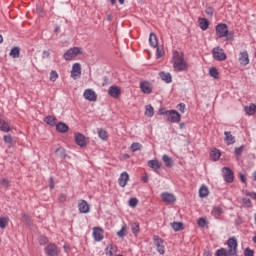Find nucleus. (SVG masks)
<instances>
[{
  "instance_id": "nucleus-26",
  "label": "nucleus",
  "mask_w": 256,
  "mask_h": 256,
  "mask_svg": "<svg viewBox=\"0 0 256 256\" xmlns=\"http://www.w3.org/2000/svg\"><path fill=\"white\" fill-rule=\"evenodd\" d=\"M244 111H245L246 115H249V116L255 115L256 105L255 104H250L249 106H245Z\"/></svg>"
},
{
  "instance_id": "nucleus-44",
  "label": "nucleus",
  "mask_w": 256,
  "mask_h": 256,
  "mask_svg": "<svg viewBox=\"0 0 256 256\" xmlns=\"http://www.w3.org/2000/svg\"><path fill=\"white\" fill-rule=\"evenodd\" d=\"M128 203L129 207L135 208L139 205V200L137 198H131Z\"/></svg>"
},
{
  "instance_id": "nucleus-12",
  "label": "nucleus",
  "mask_w": 256,
  "mask_h": 256,
  "mask_svg": "<svg viewBox=\"0 0 256 256\" xmlns=\"http://www.w3.org/2000/svg\"><path fill=\"white\" fill-rule=\"evenodd\" d=\"M75 143L79 145V147H86L87 138L82 133H75Z\"/></svg>"
},
{
  "instance_id": "nucleus-58",
  "label": "nucleus",
  "mask_w": 256,
  "mask_h": 256,
  "mask_svg": "<svg viewBox=\"0 0 256 256\" xmlns=\"http://www.w3.org/2000/svg\"><path fill=\"white\" fill-rule=\"evenodd\" d=\"M159 113H160L161 115H165V116L167 117V113H169V110H166L165 108H161V109L159 110Z\"/></svg>"
},
{
  "instance_id": "nucleus-13",
  "label": "nucleus",
  "mask_w": 256,
  "mask_h": 256,
  "mask_svg": "<svg viewBox=\"0 0 256 256\" xmlns=\"http://www.w3.org/2000/svg\"><path fill=\"white\" fill-rule=\"evenodd\" d=\"M222 173L226 183H233L234 176H233V171H231V169L224 167L222 169Z\"/></svg>"
},
{
  "instance_id": "nucleus-8",
  "label": "nucleus",
  "mask_w": 256,
  "mask_h": 256,
  "mask_svg": "<svg viewBox=\"0 0 256 256\" xmlns=\"http://www.w3.org/2000/svg\"><path fill=\"white\" fill-rule=\"evenodd\" d=\"M92 237L94 241H103V239L105 238V231H103V228L101 227H94Z\"/></svg>"
},
{
  "instance_id": "nucleus-37",
  "label": "nucleus",
  "mask_w": 256,
  "mask_h": 256,
  "mask_svg": "<svg viewBox=\"0 0 256 256\" xmlns=\"http://www.w3.org/2000/svg\"><path fill=\"white\" fill-rule=\"evenodd\" d=\"M209 75L213 77V79H219V70H217L215 67H212L209 69Z\"/></svg>"
},
{
  "instance_id": "nucleus-59",
  "label": "nucleus",
  "mask_w": 256,
  "mask_h": 256,
  "mask_svg": "<svg viewBox=\"0 0 256 256\" xmlns=\"http://www.w3.org/2000/svg\"><path fill=\"white\" fill-rule=\"evenodd\" d=\"M240 179H241L242 183H245L247 181V178L243 174H240Z\"/></svg>"
},
{
  "instance_id": "nucleus-4",
  "label": "nucleus",
  "mask_w": 256,
  "mask_h": 256,
  "mask_svg": "<svg viewBox=\"0 0 256 256\" xmlns=\"http://www.w3.org/2000/svg\"><path fill=\"white\" fill-rule=\"evenodd\" d=\"M44 251L47 256H57L61 253V249L55 243H49L45 248Z\"/></svg>"
},
{
  "instance_id": "nucleus-63",
  "label": "nucleus",
  "mask_w": 256,
  "mask_h": 256,
  "mask_svg": "<svg viewBox=\"0 0 256 256\" xmlns=\"http://www.w3.org/2000/svg\"><path fill=\"white\" fill-rule=\"evenodd\" d=\"M157 57H161V51L157 48Z\"/></svg>"
},
{
  "instance_id": "nucleus-1",
  "label": "nucleus",
  "mask_w": 256,
  "mask_h": 256,
  "mask_svg": "<svg viewBox=\"0 0 256 256\" xmlns=\"http://www.w3.org/2000/svg\"><path fill=\"white\" fill-rule=\"evenodd\" d=\"M172 65L174 71L181 73L182 71H188L189 64L186 62L183 53L174 51L172 56Z\"/></svg>"
},
{
  "instance_id": "nucleus-9",
  "label": "nucleus",
  "mask_w": 256,
  "mask_h": 256,
  "mask_svg": "<svg viewBox=\"0 0 256 256\" xmlns=\"http://www.w3.org/2000/svg\"><path fill=\"white\" fill-rule=\"evenodd\" d=\"M154 245L157 247L158 253L160 255H165V244L163 242V239H161L159 236H154Z\"/></svg>"
},
{
  "instance_id": "nucleus-57",
  "label": "nucleus",
  "mask_w": 256,
  "mask_h": 256,
  "mask_svg": "<svg viewBox=\"0 0 256 256\" xmlns=\"http://www.w3.org/2000/svg\"><path fill=\"white\" fill-rule=\"evenodd\" d=\"M205 13L210 17L213 16V9L211 7L206 8Z\"/></svg>"
},
{
  "instance_id": "nucleus-32",
  "label": "nucleus",
  "mask_w": 256,
  "mask_h": 256,
  "mask_svg": "<svg viewBox=\"0 0 256 256\" xmlns=\"http://www.w3.org/2000/svg\"><path fill=\"white\" fill-rule=\"evenodd\" d=\"M44 122L47 123V125H51L53 127L57 123V118L55 116H47L44 118Z\"/></svg>"
},
{
  "instance_id": "nucleus-7",
  "label": "nucleus",
  "mask_w": 256,
  "mask_h": 256,
  "mask_svg": "<svg viewBox=\"0 0 256 256\" xmlns=\"http://www.w3.org/2000/svg\"><path fill=\"white\" fill-rule=\"evenodd\" d=\"M166 118L170 123H179L181 121V114L176 110H168Z\"/></svg>"
},
{
  "instance_id": "nucleus-27",
  "label": "nucleus",
  "mask_w": 256,
  "mask_h": 256,
  "mask_svg": "<svg viewBox=\"0 0 256 256\" xmlns=\"http://www.w3.org/2000/svg\"><path fill=\"white\" fill-rule=\"evenodd\" d=\"M56 130L59 133H67V131H69V126L63 122H60L56 125Z\"/></svg>"
},
{
  "instance_id": "nucleus-20",
  "label": "nucleus",
  "mask_w": 256,
  "mask_h": 256,
  "mask_svg": "<svg viewBox=\"0 0 256 256\" xmlns=\"http://www.w3.org/2000/svg\"><path fill=\"white\" fill-rule=\"evenodd\" d=\"M224 135H225L224 141H225L226 145H234L235 136H233V134H231V132H229V131H225Z\"/></svg>"
},
{
  "instance_id": "nucleus-18",
  "label": "nucleus",
  "mask_w": 256,
  "mask_h": 256,
  "mask_svg": "<svg viewBox=\"0 0 256 256\" xmlns=\"http://www.w3.org/2000/svg\"><path fill=\"white\" fill-rule=\"evenodd\" d=\"M127 183H129V173L122 172L120 174V177L118 178V185H120L121 187H126Z\"/></svg>"
},
{
  "instance_id": "nucleus-42",
  "label": "nucleus",
  "mask_w": 256,
  "mask_h": 256,
  "mask_svg": "<svg viewBox=\"0 0 256 256\" xmlns=\"http://www.w3.org/2000/svg\"><path fill=\"white\" fill-rule=\"evenodd\" d=\"M131 229H132V233L134 234V235H137V233H139V231H140V226H139V223H137V222H134V223H132V225H131Z\"/></svg>"
},
{
  "instance_id": "nucleus-28",
  "label": "nucleus",
  "mask_w": 256,
  "mask_h": 256,
  "mask_svg": "<svg viewBox=\"0 0 256 256\" xmlns=\"http://www.w3.org/2000/svg\"><path fill=\"white\" fill-rule=\"evenodd\" d=\"M159 75L162 81H165V83H171V81H173V77L168 72H160Z\"/></svg>"
},
{
  "instance_id": "nucleus-15",
  "label": "nucleus",
  "mask_w": 256,
  "mask_h": 256,
  "mask_svg": "<svg viewBox=\"0 0 256 256\" xmlns=\"http://www.w3.org/2000/svg\"><path fill=\"white\" fill-rule=\"evenodd\" d=\"M71 77L74 79H79L81 77V64L74 63L72 66Z\"/></svg>"
},
{
  "instance_id": "nucleus-2",
  "label": "nucleus",
  "mask_w": 256,
  "mask_h": 256,
  "mask_svg": "<svg viewBox=\"0 0 256 256\" xmlns=\"http://www.w3.org/2000/svg\"><path fill=\"white\" fill-rule=\"evenodd\" d=\"M216 35L217 37L223 38L226 37V41H233L234 34L229 31L227 24H218L216 26Z\"/></svg>"
},
{
  "instance_id": "nucleus-14",
  "label": "nucleus",
  "mask_w": 256,
  "mask_h": 256,
  "mask_svg": "<svg viewBox=\"0 0 256 256\" xmlns=\"http://www.w3.org/2000/svg\"><path fill=\"white\" fill-rule=\"evenodd\" d=\"M78 210L80 213H90L91 211V206L89 205V203H87V201L85 200H81L78 204Z\"/></svg>"
},
{
  "instance_id": "nucleus-11",
  "label": "nucleus",
  "mask_w": 256,
  "mask_h": 256,
  "mask_svg": "<svg viewBox=\"0 0 256 256\" xmlns=\"http://www.w3.org/2000/svg\"><path fill=\"white\" fill-rule=\"evenodd\" d=\"M238 61L240 65H243V67H247V65H249V53L247 50L239 53Z\"/></svg>"
},
{
  "instance_id": "nucleus-52",
  "label": "nucleus",
  "mask_w": 256,
  "mask_h": 256,
  "mask_svg": "<svg viewBox=\"0 0 256 256\" xmlns=\"http://www.w3.org/2000/svg\"><path fill=\"white\" fill-rule=\"evenodd\" d=\"M0 185H1L2 187H9V180H8V179H2V180L0 181Z\"/></svg>"
},
{
  "instance_id": "nucleus-5",
  "label": "nucleus",
  "mask_w": 256,
  "mask_h": 256,
  "mask_svg": "<svg viewBox=\"0 0 256 256\" xmlns=\"http://www.w3.org/2000/svg\"><path fill=\"white\" fill-rule=\"evenodd\" d=\"M212 56L216 59V61H225L227 59V54H225V50H223L221 47L213 48Z\"/></svg>"
},
{
  "instance_id": "nucleus-60",
  "label": "nucleus",
  "mask_w": 256,
  "mask_h": 256,
  "mask_svg": "<svg viewBox=\"0 0 256 256\" xmlns=\"http://www.w3.org/2000/svg\"><path fill=\"white\" fill-rule=\"evenodd\" d=\"M54 188H55V184L53 183V178H51L50 189H54Z\"/></svg>"
},
{
  "instance_id": "nucleus-46",
  "label": "nucleus",
  "mask_w": 256,
  "mask_h": 256,
  "mask_svg": "<svg viewBox=\"0 0 256 256\" xmlns=\"http://www.w3.org/2000/svg\"><path fill=\"white\" fill-rule=\"evenodd\" d=\"M39 243L40 245H47V243H49V238L46 236H41L39 238Z\"/></svg>"
},
{
  "instance_id": "nucleus-16",
  "label": "nucleus",
  "mask_w": 256,
  "mask_h": 256,
  "mask_svg": "<svg viewBox=\"0 0 256 256\" xmlns=\"http://www.w3.org/2000/svg\"><path fill=\"white\" fill-rule=\"evenodd\" d=\"M108 95H110V97H113V99H119V96L121 95V88H119L118 86H111L108 89Z\"/></svg>"
},
{
  "instance_id": "nucleus-55",
  "label": "nucleus",
  "mask_w": 256,
  "mask_h": 256,
  "mask_svg": "<svg viewBox=\"0 0 256 256\" xmlns=\"http://www.w3.org/2000/svg\"><path fill=\"white\" fill-rule=\"evenodd\" d=\"M245 195H247L248 197H251L252 199H254V201H256V193L255 192H245Z\"/></svg>"
},
{
  "instance_id": "nucleus-31",
  "label": "nucleus",
  "mask_w": 256,
  "mask_h": 256,
  "mask_svg": "<svg viewBox=\"0 0 256 256\" xmlns=\"http://www.w3.org/2000/svg\"><path fill=\"white\" fill-rule=\"evenodd\" d=\"M162 161L165 163L166 167H173V158L169 157V155L164 154Z\"/></svg>"
},
{
  "instance_id": "nucleus-3",
  "label": "nucleus",
  "mask_w": 256,
  "mask_h": 256,
  "mask_svg": "<svg viewBox=\"0 0 256 256\" xmlns=\"http://www.w3.org/2000/svg\"><path fill=\"white\" fill-rule=\"evenodd\" d=\"M83 54V48L81 47H73L68 49L64 55H63V59H65V61H73L75 59V57H77V55H82Z\"/></svg>"
},
{
  "instance_id": "nucleus-35",
  "label": "nucleus",
  "mask_w": 256,
  "mask_h": 256,
  "mask_svg": "<svg viewBox=\"0 0 256 256\" xmlns=\"http://www.w3.org/2000/svg\"><path fill=\"white\" fill-rule=\"evenodd\" d=\"M209 195V188L207 186H201L199 189V197H207Z\"/></svg>"
},
{
  "instance_id": "nucleus-36",
  "label": "nucleus",
  "mask_w": 256,
  "mask_h": 256,
  "mask_svg": "<svg viewBox=\"0 0 256 256\" xmlns=\"http://www.w3.org/2000/svg\"><path fill=\"white\" fill-rule=\"evenodd\" d=\"M171 227L174 231H183V223L181 222H173L171 223Z\"/></svg>"
},
{
  "instance_id": "nucleus-45",
  "label": "nucleus",
  "mask_w": 256,
  "mask_h": 256,
  "mask_svg": "<svg viewBox=\"0 0 256 256\" xmlns=\"http://www.w3.org/2000/svg\"><path fill=\"white\" fill-rule=\"evenodd\" d=\"M3 140L5 143H7L8 145H13V137L11 135H4L3 136Z\"/></svg>"
},
{
  "instance_id": "nucleus-19",
  "label": "nucleus",
  "mask_w": 256,
  "mask_h": 256,
  "mask_svg": "<svg viewBox=\"0 0 256 256\" xmlns=\"http://www.w3.org/2000/svg\"><path fill=\"white\" fill-rule=\"evenodd\" d=\"M161 197L164 203H175L177 201V198H175V195L168 192L162 193Z\"/></svg>"
},
{
  "instance_id": "nucleus-51",
  "label": "nucleus",
  "mask_w": 256,
  "mask_h": 256,
  "mask_svg": "<svg viewBox=\"0 0 256 256\" xmlns=\"http://www.w3.org/2000/svg\"><path fill=\"white\" fill-rule=\"evenodd\" d=\"M198 225L199 227H205V225H207V220H205L204 218H200L198 220Z\"/></svg>"
},
{
  "instance_id": "nucleus-50",
  "label": "nucleus",
  "mask_w": 256,
  "mask_h": 256,
  "mask_svg": "<svg viewBox=\"0 0 256 256\" xmlns=\"http://www.w3.org/2000/svg\"><path fill=\"white\" fill-rule=\"evenodd\" d=\"M212 213H213V215L219 216V215H221V213H223V209H221L220 207H216L213 209Z\"/></svg>"
},
{
  "instance_id": "nucleus-33",
  "label": "nucleus",
  "mask_w": 256,
  "mask_h": 256,
  "mask_svg": "<svg viewBox=\"0 0 256 256\" xmlns=\"http://www.w3.org/2000/svg\"><path fill=\"white\" fill-rule=\"evenodd\" d=\"M145 115L146 117H153V115H155V109L152 107V105H146Z\"/></svg>"
},
{
  "instance_id": "nucleus-10",
  "label": "nucleus",
  "mask_w": 256,
  "mask_h": 256,
  "mask_svg": "<svg viewBox=\"0 0 256 256\" xmlns=\"http://www.w3.org/2000/svg\"><path fill=\"white\" fill-rule=\"evenodd\" d=\"M83 97L86 99V101H97V93L94 92L93 89H86L83 93Z\"/></svg>"
},
{
  "instance_id": "nucleus-21",
  "label": "nucleus",
  "mask_w": 256,
  "mask_h": 256,
  "mask_svg": "<svg viewBox=\"0 0 256 256\" xmlns=\"http://www.w3.org/2000/svg\"><path fill=\"white\" fill-rule=\"evenodd\" d=\"M198 23L202 31H207L209 29V20H207V18H199Z\"/></svg>"
},
{
  "instance_id": "nucleus-39",
  "label": "nucleus",
  "mask_w": 256,
  "mask_h": 256,
  "mask_svg": "<svg viewBox=\"0 0 256 256\" xmlns=\"http://www.w3.org/2000/svg\"><path fill=\"white\" fill-rule=\"evenodd\" d=\"M216 256H231V254L229 253V250L227 251L225 248H220L216 251Z\"/></svg>"
},
{
  "instance_id": "nucleus-49",
  "label": "nucleus",
  "mask_w": 256,
  "mask_h": 256,
  "mask_svg": "<svg viewBox=\"0 0 256 256\" xmlns=\"http://www.w3.org/2000/svg\"><path fill=\"white\" fill-rule=\"evenodd\" d=\"M243 149H245V146H240V147H238V148H235V155H237V157H239L240 155H242Z\"/></svg>"
},
{
  "instance_id": "nucleus-64",
  "label": "nucleus",
  "mask_w": 256,
  "mask_h": 256,
  "mask_svg": "<svg viewBox=\"0 0 256 256\" xmlns=\"http://www.w3.org/2000/svg\"><path fill=\"white\" fill-rule=\"evenodd\" d=\"M254 181H256V171L253 173Z\"/></svg>"
},
{
  "instance_id": "nucleus-61",
  "label": "nucleus",
  "mask_w": 256,
  "mask_h": 256,
  "mask_svg": "<svg viewBox=\"0 0 256 256\" xmlns=\"http://www.w3.org/2000/svg\"><path fill=\"white\" fill-rule=\"evenodd\" d=\"M43 55H45V57H49L50 53H49V51L45 50V51L43 52Z\"/></svg>"
},
{
  "instance_id": "nucleus-54",
  "label": "nucleus",
  "mask_w": 256,
  "mask_h": 256,
  "mask_svg": "<svg viewBox=\"0 0 256 256\" xmlns=\"http://www.w3.org/2000/svg\"><path fill=\"white\" fill-rule=\"evenodd\" d=\"M59 201L60 203H65L67 201V194H60Z\"/></svg>"
},
{
  "instance_id": "nucleus-38",
  "label": "nucleus",
  "mask_w": 256,
  "mask_h": 256,
  "mask_svg": "<svg viewBox=\"0 0 256 256\" xmlns=\"http://www.w3.org/2000/svg\"><path fill=\"white\" fill-rule=\"evenodd\" d=\"M9 225V217H0V229H5Z\"/></svg>"
},
{
  "instance_id": "nucleus-53",
  "label": "nucleus",
  "mask_w": 256,
  "mask_h": 256,
  "mask_svg": "<svg viewBox=\"0 0 256 256\" xmlns=\"http://www.w3.org/2000/svg\"><path fill=\"white\" fill-rule=\"evenodd\" d=\"M242 202L246 207H251V200L249 198H243Z\"/></svg>"
},
{
  "instance_id": "nucleus-48",
  "label": "nucleus",
  "mask_w": 256,
  "mask_h": 256,
  "mask_svg": "<svg viewBox=\"0 0 256 256\" xmlns=\"http://www.w3.org/2000/svg\"><path fill=\"white\" fill-rule=\"evenodd\" d=\"M255 255V251L251 250L250 248H246L244 250V256H254Z\"/></svg>"
},
{
  "instance_id": "nucleus-47",
  "label": "nucleus",
  "mask_w": 256,
  "mask_h": 256,
  "mask_svg": "<svg viewBox=\"0 0 256 256\" xmlns=\"http://www.w3.org/2000/svg\"><path fill=\"white\" fill-rule=\"evenodd\" d=\"M56 155H58V157H65V148H58L56 150Z\"/></svg>"
},
{
  "instance_id": "nucleus-62",
  "label": "nucleus",
  "mask_w": 256,
  "mask_h": 256,
  "mask_svg": "<svg viewBox=\"0 0 256 256\" xmlns=\"http://www.w3.org/2000/svg\"><path fill=\"white\" fill-rule=\"evenodd\" d=\"M112 19H113V15L110 14L107 16V21H112Z\"/></svg>"
},
{
  "instance_id": "nucleus-25",
  "label": "nucleus",
  "mask_w": 256,
  "mask_h": 256,
  "mask_svg": "<svg viewBox=\"0 0 256 256\" xmlns=\"http://www.w3.org/2000/svg\"><path fill=\"white\" fill-rule=\"evenodd\" d=\"M21 55V49L19 47H13L9 53V56L13 59H19V56Z\"/></svg>"
},
{
  "instance_id": "nucleus-29",
  "label": "nucleus",
  "mask_w": 256,
  "mask_h": 256,
  "mask_svg": "<svg viewBox=\"0 0 256 256\" xmlns=\"http://www.w3.org/2000/svg\"><path fill=\"white\" fill-rule=\"evenodd\" d=\"M210 157L211 159H213V161H219V159L221 158V151H219L218 149L211 150Z\"/></svg>"
},
{
  "instance_id": "nucleus-6",
  "label": "nucleus",
  "mask_w": 256,
  "mask_h": 256,
  "mask_svg": "<svg viewBox=\"0 0 256 256\" xmlns=\"http://www.w3.org/2000/svg\"><path fill=\"white\" fill-rule=\"evenodd\" d=\"M227 245H228V252L230 253L231 256H235L237 255V238L235 237H231L228 239L227 241Z\"/></svg>"
},
{
  "instance_id": "nucleus-34",
  "label": "nucleus",
  "mask_w": 256,
  "mask_h": 256,
  "mask_svg": "<svg viewBox=\"0 0 256 256\" xmlns=\"http://www.w3.org/2000/svg\"><path fill=\"white\" fill-rule=\"evenodd\" d=\"M98 136L102 139V141H107V139H109V134L105 129H98Z\"/></svg>"
},
{
  "instance_id": "nucleus-22",
  "label": "nucleus",
  "mask_w": 256,
  "mask_h": 256,
  "mask_svg": "<svg viewBox=\"0 0 256 256\" xmlns=\"http://www.w3.org/2000/svg\"><path fill=\"white\" fill-rule=\"evenodd\" d=\"M106 255L107 256H115L117 255V246L113 244H109L106 247Z\"/></svg>"
},
{
  "instance_id": "nucleus-24",
  "label": "nucleus",
  "mask_w": 256,
  "mask_h": 256,
  "mask_svg": "<svg viewBox=\"0 0 256 256\" xmlns=\"http://www.w3.org/2000/svg\"><path fill=\"white\" fill-rule=\"evenodd\" d=\"M0 131H3L4 133H9V131H11L9 123L3 119H0Z\"/></svg>"
},
{
  "instance_id": "nucleus-56",
  "label": "nucleus",
  "mask_w": 256,
  "mask_h": 256,
  "mask_svg": "<svg viewBox=\"0 0 256 256\" xmlns=\"http://www.w3.org/2000/svg\"><path fill=\"white\" fill-rule=\"evenodd\" d=\"M177 109H179L181 113H185V104L183 103L178 104Z\"/></svg>"
},
{
  "instance_id": "nucleus-23",
  "label": "nucleus",
  "mask_w": 256,
  "mask_h": 256,
  "mask_svg": "<svg viewBox=\"0 0 256 256\" xmlns=\"http://www.w3.org/2000/svg\"><path fill=\"white\" fill-rule=\"evenodd\" d=\"M148 167H150V169H153V171H158L161 169V163H159V161L157 160H150L148 161Z\"/></svg>"
},
{
  "instance_id": "nucleus-43",
  "label": "nucleus",
  "mask_w": 256,
  "mask_h": 256,
  "mask_svg": "<svg viewBox=\"0 0 256 256\" xmlns=\"http://www.w3.org/2000/svg\"><path fill=\"white\" fill-rule=\"evenodd\" d=\"M141 149V144L140 143H132L130 146V150L135 153V151H139Z\"/></svg>"
},
{
  "instance_id": "nucleus-41",
  "label": "nucleus",
  "mask_w": 256,
  "mask_h": 256,
  "mask_svg": "<svg viewBox=\"0 0 256 256\" xmlns=\"http://www.w3.org/2000/svg\"><path fill=\"white\" fill-rule=\"evenodd\" d=\"M58 79H59V74L57 73V71L52 70L50 72V81H52V83H55Z\"/></svg>"
},
{
  "instance_id": "nucleus-30",
  "label": "nucleus",
  "mask_w": 256,
  "mask_h": 256,
  "mask_svg": "<svg viewBox=\"0 0 256 256\" xmlns=\"http://www.w3.org/2000/svg\"><path fill=\"white\" fill-rule=\"evenodd\" d=\"M149 43L151 47H154V48L159 45V42L157 41V35H155V33H150Z\"/></svg>"
},
{
  "instance_id": "nucleus-17",
  "label": "nucleus",
  "mask_w": 256,
  "mask_h": 256,
  "mask_svg": "<svg viewBox=\"0 0 256 256\" xmlns=\"http://www.w3.org/2000/svg\"><path fill=\"white\" fill-rule=\"evenodd\" d=\"M140 89L142 93H145L146 95H149L153 92V86H151V83L144 81L140 83Z\"/></svg>"
},
{
  "instance_id": "nucleus-40",
  "label": "nucleus",
  "mask_w": 256,
  "mask_h": 256,
  "mask_svg": "<svg viewBox=\"0 0 256 256\" xmlns=\"http://www.w3.org/2000/svg\"><path fill=\"white\" fill-rule=\"evenodd\" d=\"M127 225H123L121 230L117 232V236L120 237V238H123L125 237V235H127Z\"/></svg>"
}]
</instances>
